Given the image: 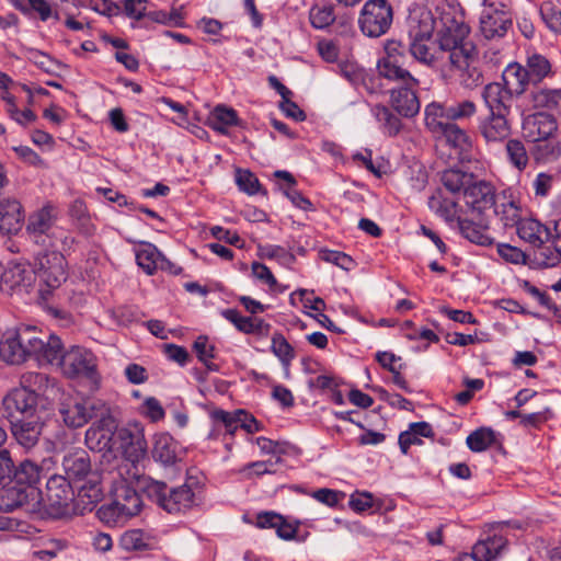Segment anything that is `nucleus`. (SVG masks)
Returning a JSON list of instances; mask_svg holds the SVG:
<instances>
[{"label": "nucleus", "instance_id": "8fccbe9b", "mask_svg": "<svg viewBox=\"0 0 561 561\" xmlns=\"http://www.w3.org/2000/svg\"><path fill=\"white\" fill-rule=\"evenodd\" d=\"M494 440V432L491 428L481 427L467 437V445L472 451L480 453L488 449Z\"/></svg>", "mask_w": 561, "mask_h": 561}, {"label": "nucleus", "instance_id": "2eb2a0df", "mask_svg": "<svg viewBox=\"0 0 561 561\" xmlns=\"http://www.w3.org/2000/svg\"><path fill=\"white\" fill-rule=\"evenodd\" d=\"M57 217L53 205L47 204L32 213L26 222V232L36 243L46 245V239L50 237L47 232L51 229Z\"/></svg>", "mask_w": 561, "mask_h": 561}, {"label": "nucleus", "instance_id": "37998d69", "mask_svg": "<svg viewBox=\"0 0 561 561\" xmlns=\"http://www.w3.org/2000/svg\"><path fill=\"white\" fill-rule=\"evenodd\" d=\"M447 122V106L431 103L425 107V125L431 131L437 134Z\"/></svg>", "mask_w": 561, "mask_h": 561}, {"label": "nucleus", "instance_id": "dca6fc26", "mask_svg": "<svg viewBox=\"0 0 561 561\" xmlns=\"http://www.w3.org/2000/svg\"><path fill=\"white\" fill-rule=\"evenodd\" d=\"M463 197L472 213L476 211L478 215L491 210L495 205V194L492 185L483 181H476L474 179L465 191Z\"/></svg>", "mask_w": 561, "mask_h": 561}, {"label": "nucleus", "instance_id": "3c124183", "mask_svg": "<svg viewBox=\"0 0 561 561\" xmlns=\"http://www.w3.org/2000/svg\"><path fill=\"white\" fill-rule=\"evenodd\" d=\"M272 352L286 367L295 357L294 348L280 333H275L272 337Z\"/></svg>", "mask_w": 561, "mask_h": 561}, {"label": "nucleus", "instance_id": "4d7b16f0", "mask_svg": "<svg viewBox=\"0 0 561 561\" xmlns=\"http://www.w3.org/2000/svg\"><path fill=\"white\" fill-rule=\"evenodd\" d=\"M236 181L239 188L250 195L256 194L261 188L257 178L249 170L238 169Z\"/></svg>", "mask_w": 561, "mask_h": 561}, {"label": "nucleus", "instance_id": "f257e3e1", "mask_svg": "<svg viewBox=\"0 0 561 561\" xmlns=\"http://www.w3.org/2000/svg\"><path fill=\"white\" fill-rule=\"evenodd\" d=\"M138 485L159 506L171 514L185 512L198 505L201 500V486L197 482H185L181 486L169 489L165 482L142 477L138 481Z\"/></svg>", "mask_w": 561, "mask_h": 561}, {"label": "nucleus", "instance_id": "473e14b6", "mask_svg": "<svg viewBox=\"0 0 561 561\" xmlns=\"http://www.w3.org/2000/svg\"><path fill=\"white\" fill-rule=\"evenodd\" d=\"M75 488L77 489V501L82 504L83 510L91 511L102 500V490L95 474L90 477L85 483Z\"/></svg>", "mask_w": 561, "mask_h": 561}, {"label": "nucleus", "instance_id": "2f4dec72", "mask_svg": "<svg viewBox=\"0 0 561 561\" xmlns=\"http://www.w3.org/2000/svg\"><path fill=\"white\" fill-rule=\"evenodd\" d=\"M85 444L92 450H112L115 445V433L111 428L92 425L85 432Z\"/></svg>", "mask_w": 561, "mask_h": 561}, {"label": "nucleus", "instance_id": "de8ad7c7", "mask_svg": "<svg viewBox=\"0 0 561 561\" xmlns=\"http://www.w3.org/2000/svg\"><path fill=\"white\" fill-rule=\"evenodd\" d=\"M160 257L161 253L152 244H145L136 252L137 264L149 275L157 270Z\"/></svg>", "mask_w": 561, "mask_h": 561}, {"label": "nucleus", "instance_id": "cd10ccee", "mask_svg": "<svg viewBox=\"0 0 561 561\" xmlns=\"http://www.w3.org/2000/svg\"><path fill=\"white\" fill-rule=\"evenodd\" d=\"M528 98L533 108H547L561 117V89L534 90Z\"/></svg>", "mask_w": 561, "mask_h": 561}, {"label": "nucleus", "instance_id": "ddd939ff", "mask_svg": "<svg viewBox=\"0 0 561 561\" xmlns=\"http://www.w3.org/2000/svg\"><path fill=\"white\" fill-rule=\"evenodd\" d=\"M58 365L61 366L64 373L70 377H91L96 368L94 355L90 351L79 346H73L67 352L62 350Z\"/></svg>", "mask_w": 561, "mask_h": 561}, {"label": "nucleus", "instance_id": "c756f323", "mask_svg": "<svg viewBox=\"0 0 561 561\" xmlns=\"http://www.w3.org/2000/svg\"><path fill=\"white\" fill-rule=\"evenodd\" d=\"M152 457L164 466L175 465L178 461L176 444L169 434L162 433L156 436Z\"/></svg>", "mask_w": 561, "mask_h": 561}, {"label": "nucleus", "instance_id": "ea45409f", "mask_svg": "<svg viewBox=\"0 0 561 561\" xmlns=\"http://www.w3.org/2000/svg\"><path fill=\"white\" fill-rule=\"evenodd\" d=\"M376 119L381 124L382 130L388 136H396L402 128L401 119L387 106L377 104L373 107Z\"/></svg>", "mask_w": 561, "mask_h": 561}, {"label": "nucleus", "instance_id": "a19ab883", "mask_svg": "<svg viewBox=\"0 0 561 561\" xmlns=\"http://www.w3.org/2000/svg\"><path fill=\"white\" fill-rule=\"evenodd\" d=\"M409 51L419 62L433 66L436 61L435 53L428 45L431 39L409 38Z\"/></svg>", "mask_w": 561, "mask_h": 561}, {"label": "nucleus", "instance_id": "c85d7f7f", "mask_svg": "<svg viewBox=\"0 0 561 561\" xmlns=\"http://www.w3.org/2000/svg\"><path fill=\"white\" fill-rule=\"evenodd\" d=\"M503 84L511 90L512 94L520 95L531 83L529 73L525 67L518 64L510 65L503 73Z\"/></svg>", "mask_w": 561, "mask_h": 561}, {"label": "nucleus", "instance_id": "1a4fd4ad", "mask_svg": "<svg viewBox=\"0 0 561 561\" xmlns=\"http://www.w3.org/2000/svg\"><path fill=\"white\" fill-rule=\"evenodd\" d=\"M36 282V272L30 264L11 261L0 273V289L13 295L27 293Z\"/></svg>", "mask_w": 561, "mask_h": 561}, {"label": "nucleus", "instance_id": "e433bc0d", "mask_svg": "<svg viewBox=\"0 0 561 561\" xmlns=\"http://www.w3.org/2000/svg\"><path fill=\"white\" fill-rule=\"evenodd\" d=\"M42 467L31 459L23 460L16 469L13 468V479L18 484L33 488L41 479Z\"/></svg>", "mask_w": 561, "mask_h": 561}, {"label": "nucleus", "instance_id": "79ce46f5", "mask_svg": "<svg viewBox=\"0 0 561 561\" xmlns=\"http://www.w3.org/2000/svg\"><path fill=\"white\" fill-rule=\"evenodd\" d=\"M437 134L444 136L449 145L462 151L470 147L469 136L455 123L447 122Z\"/></svg>", "mask_w": 561, "mask_h": 561}, {"label": "nucleus", "instance_id": "20e7f679", "mask_svg": "<svg viewBox=\"0 0 561 561\" xmlns=\"http://www.w3.org/2000/svg\"><path fill=\"white\" fill-rule=\"evenodd\" d=\"M47 245L51 248V251H46L37 256L36 277L38 276L41 280L38 291L42 300H47L48 296L67 279V263L64 253L57 250L56 243Z\"/></svg>", "mask_w": 561, "mask_h": 561}, {"label": "nucleus", "instance_id": "aec40b11", "mask_svg": "<svg viewBox=\"0 0 561 561\" xmlns=\"http://www.w3.org/2000/svg\"><path fill=\"white\" fill-rule=\"evenodd\" d=\"M488 113L510 114L513 94L503 83L491 82L481 93Z\"/></svg>", "mask_w": 561, "mask_h": 561}, {"label": "nucleus", "instance_id": "72a5a7b5", "mask_svg": "<svg viewBox=\"0 0 561 561\" xmlns=\"http://www.w3.org/2000/svg\"><path fill=\"white\" fill-rule=\"evenodd\" d=\"M474 175L457 169H449L442 173V183L453 194L465 193Z\"/></svg>", "mask_w": 561, "mask_h": 561}, {"label": "nucleus", "instance_id": "4468645a", "mask_svg": "<svg viewBox=\"0 0 561 561\" xmlns=\"http://www.w3.org/2000/svg\"><path fill=\"white\" fill-rule=\"evenodd\" d=\"M522 128L528 141L547 140L557 133L558 123L552 114L537 112L524 119Z\"/></svg>", "mask_w": 561, "mask_h": 561}, {"label": "nucleus", "instance_id": "09e8293b", "mask_svg": "<svg viewBox=\"0 0 561 561\" xmlns=\"http://www.w3.org/2000/svg\"><path fill=\"white\" fill-rule=\"evenodd\" d=\"M534 253V264L540 268L554 267L561 262V253L558 247L536 245Z\"/></svg>", "mask_w": 561, "mask_h": 561}, {"label": "nucleus", "instance_id": "5701e85b", "mask_svg": "<svg viewBox=\"0 0 561 561\" xmlns=\"http://www.w3.org/2000/svg\"><path fill=\"white\" fill-rule=\"evenodd\" d=\"M24 215L22 205L18 201L0 202V232L15 234L23 226Z\"/></svg>", "mask_w": 561, "mask_h": 561}, {"label": "nucleus", "instance_id": "a878e982", "mask_svg": "<svg viewBox=\"0 0 561 561\" xmlns=\"http://www.w3.org/2000/svg\"><path fill=\"white\" fill-rule=\"evenodd\" d=\"M518 237L530 243L533 247L542 245L545 241L550 239L549 229L533 218L522 219L517 226Z\"/></svg>", "mask_w": 561, "mask_h": 561}, {"label": "nucleus", "instance_id": "f8f14e48", "mask_svg": "<svg viewBox=\"0 0 561 561\" xmlns=\"http://www.w3.org/2000/svg\"><path fill=\"white\" fill-rule=\"evenodd\" d=\"M115 444L123 449L124 455L131 462H138L147 455V440L145 438L144 427L138 424H128L115 432Z\"/></svg>", "mask_w": 561, "mask_h": 561}, {"label": "nucleus", "instance_id": "4be33fe9", "mask_svg": "<svg viewBox=\"0 0 561 561\" xmlns=\"http://www.w3.org/2000/svg\"><path fill=\"white\" fill-rule=\"evenodd\" d=\"M62 468L66 474L64 477L68 478L72 483L80 482L84 478L93 476L90 457L84 450L66 455L62 460Z\"/></svg>", "mask_w": 561, "mask_h": 561}, {"label": "nucleus", "instance_id": "f03ea898", "mask_svg": "<svg viewBox=\"0 0 561 561\" xmlns=\"http://www.w3.org/2000/svg\"><path fill=\"white\" fill-rule=\"evenodd\" d=\"M58 412L64 424L69 428L82 427L93 419H100L101 423L106 426L114 423L113 419L108 416V409L104 402L80 394L64 397Z\"/></svg>", "mask_w": 561, "mask_h": 561}, {"label": "nucleus", "instance_id": "b1692460", "mask_svg": "<svg viewBox=\"0 0 561 561\" xmlns=\"http://www.w3.org/2000/svg\"><path fill=\"white\" fill-rule=\"evenodd\" d=\"M435 27L436 22L432 12L422 9L409 18V38L432 39Z\"/></svg>", "mask_w": 561, "mask_h": 561}, {"label": "nucleus", "instance_id": "13d9d810", "mask_svg": "<svg viewBox=\"0 0 561 561\" xmlns=\"http://www.w3.org/2000/svg\"><path fill=\"white\" fill-rule=\"evenodd\" d=\"M335 20L332 7H314L310 10V22L316 28H324Z\"/></svg>", "mask_w": 561, "mask_h": 561}, {"label": "nucleus", "instance_id": "c9c22d12", "mask_svg": "<svg viewBox=\"0 0 561 561\" xmlns=\"http://www.w3.org/2000/svg\"><path fill=\"white\" fill-rule=\"evenodd\" d=\"M239 123L237 112L225 105H217L209 117V126L221 134H226L229 126H237Z\"/></svg>", "mask_w": 561, "mask_h": 561}, {"label": "nucleus", "instance_id": "052dcab7", "mask_svg": "<svg viewBox=\"0 0 561 561\" xmlns=\"http://www.w3.org/2000/svg\"><path fill=\"white\" fill-rule=\"evenodd\" d=\"M321 259L347 272L355 266V262L350 255L339 251L323 250L321 251Z\"/></svg>", "mask_w": 561, "mask_h": 561}, {"label": "nucleus", "instance_id": "4c0bfd02", "mask_svg": "<svg viewBox=\"0 0 561 561\" xmlns=\"http://www.w3.org/2000/svg\"><path fill=\"white\" fill-rule=\"evenodd\" d=\"M462 236L470 242L489 245L492 243V238L488 233V225L485 222H474L472 220H461L459 222Z\"/></svg>", "mask_w": 561, "mask_h": 561}, {"label": "nucleus", "instance_id": "c03bdc74", "mask_svg": "<svg viewBox=\"0 0 561 561\" xmlns=\"http://www.w3.org/2000/svg\"><path fill=\"white\" fill-rule=\"evenodd\" d=\"M506 154L508 157L510 162L514 165L518 171H524L529 162V157L525 145L522 140L518 139H510L505 145Z\"/></svg>", "mask_w": 561, "mask_h": 561}, {"label": "nucleus", "instance_id": "0eeeda50", "mask_svg": "<svg viewBox=\"0 0 561 561\" xmlns=\"http://www.w3.org/2000/svg\"><path fill=\"white\" fill-rule=\"evenodd\" d=\"M36 342L30 335V325L7 331L0 341V356L11 365H19L30 358L28 346Z\"/></svg>", "mask_w": 561, "mask_h": 561}, {"label": "nucleus", "instance_id": "a18cd8bd", "mask_svg": "<svg viewBox=\"0 0 561 561\" xmlns=\"http://www.w3.org/2000/svg\"><path fill=\"white\" fill-rule=\"evenodd\" d=\"M526 71L529 73L531 84L540 83L551 71L550 62L541 55H534L528 58Z\"/></svg>", "mask_w": 561, "mask_h": 561}, {"label": "nucleus", "instance_id": "338daca9", "mask_svg": "<svg viewBox=\"0 0 561 561\" xmlns=\"http://www.w3.org/2000/svg\"><path fill=\"white\" fill-rule=\"evenodd\" d=\"M312 497L330 507H334L345 497V494L340 491L323 488L314 491Z\"/></svg>", "mask_w": 561, "mask_h": 561}, {"label": "nucleus", "instance_id": "5fc2aeb1", "mask_svg": "<svg viewBox=\"0 0 561 561\" xmlns=\"http://www.w3.org/2000/svg\"><path fill=\"white\" fill-rule=\"evenodd\" d=\"M477 112L476 104L470 100L447 106V119L458 121L472 117Z\"/></svg>", "mask_w": 561, "mask_h": 561}, {"label": "nucleus", "instance_id": "774afa93", "mask_svg": "<svg viewBox=\"0 0 561 561\" xmlns=\"http://www.w3.org/2000/svg\"><path fill=\"white\" fill-rule=\"evenodd\" d=\"M147 0H124V12L125 14L134 20H141L146 18Z\"/></svg>", "mask_w": 561, "mask_h": 561}, {"label": "nucleus", "instance_id": "a211bd4d", "mask_svg": "<svg viewBox=\"0 0 561 561\" xmlns=\"http://www.w3.org/2000/svg\"><path fill=\"white\" fill-rule=\"evenodd\" d=\"M10 425L14 439L26 450L38 444L44 425L39 416L12 421Z\"/></svg>", "mask_w": 561, "mask_h": 561}, {"label": "nucleus", "instance_id": "680f3d73", "mask_svg": "<svg viewBox=\"0 0 561 561\" xmlns=\"http://www.w3.org/2000/svg\"><path fill=\"white\" fill-rule=\"evenodd\" d=\"M48 378L42 373H26L21 377L19 388H26V390H33L37 393L39 390L46 387Z\"/></svg>", "mask_w": 561, "mask_h": 561}, {"label": "nucleus", "instance_id": "412c9836", "mask_svg": "<svg viewBox=\"0 0 561 561\" xmlns=\"http://www.w3.org/2000/svg\"><path fill=\"white\" fill-rule=\"evenodd\" d=\"M46 496L50 506L65 508L75 500V486L68 478L55 474L46 483Z\"/></svg>", "mask_w": 561, "mask_h": 561}, {"label": "nucleus", "instance_id": "393cba45", "mask_svg": "<svg viewBox=\"0 0 561 561\" xmlns=\"http://www.w3.org/2000/svg\"><path fill=\"white\" fill-rule=\"evenodd\" d=\"M511 26V19L501 12L483 14L480 19V32L486 39L505 36Z\"/></svg>", "mask_w": 561, "mask_h": 561}, {"label": "nucleus", "instance_id": "58836bf2", "mask_svg": "<svg viewBox=\"0 0 561 561\" xmlns=\"http://www.w3.org/2000/svg\"><path fill=\"white\" fill-rule=\"evenodd\" d=\"M531 154L537 162H552L561 156V144L552 137L547 140L534 141Z\"/></svg>", "mask_w": 561, "mask_h": 561}, {"label": "nucleus", "instance_id": "9b49d317", "mask_svg": "<svg viewBox=\"0 0 561 561\" xmlns=\"http://www.w3.org/2000/svg\"><path fill=\"white\" fill-rule=\"evenodd\" d=\"M450 64L458 70L460 84L466 89H474L483 83L482 71L477 66V46H468L460 50L459 55H449Z\"/></svg>", "mask_w": 561, "mask_h": 561}, {"label": "nucleus", "instance_id": "603ef678", "mask_svg": "<svg viewBox=\"0 0 561 561\" xmlns=\"http://www.w3.org/2000/svg\"><path fill=\"white\" fill-rule=\"evenodd\" d=\"M540 15L546 25L554 33L561 32V10L552 2H545L540 7Z\"/></svg>", "mask_w": 561, "mask_h": 561}, {"label": "nucleus", "instance_id": "864d4df0", "mask_svg": "<svg viewBox=\"0 0 561 561\" xmlns=\"http://www.w3.org/2000/svg\"><path fill=\"white\" fill-rule=\"evenodd\" d=\"M193 348L198 359L203 362L209 370H218V366L209 362V359L214 357V346L208 345L207 336H198L193 344Z\"/></svg>", "mask_w": 561, "mask_h": 561}, {"label": "nucleus", "instance_id": "6e6d98bb", "mask_svg": "<svg viewBox=\"0 0 561 561\" xmlns=\"http://www.w3.org/2000/svg\"><path fill=\"white\" fill-rule=\"evenodd\" d=\"M146 18L151 22L163 25L182 26L183 24V18L178 9H172L170 13L162 10L149 11Z\"/></svg>", "mask_w": 561, "mask_h": 561}, {"label": "nucleus", "instance_id": "bb28decb", "mask_svg": "<svg viewBox=\"0 0 561 561\" xmlns=\"http://www.w3.org/2000/svg\"><path fill=\"white\" fill-rule=\"evenodd\" d=\"M377 71L381 79H387L401 85L420 83L407 69L398 65V60L380 59L377 64Z\"/></svg>", "mask_w": 561, "mask_h": 561}, {"label": "nucleus", "instance_id": "e2e57ef3", "mask_svg": "<svg viewBox=\"0 0 561 561\" xmlns=\"http://www.w3.org/2000/svg\"><path fill=\"white\" fill-rule=\"evenodd\" d=\"M221 314L225 319L232 322L239 331L247 334L252 333V318L241 316L240 312L236 309H226L221 312Z\"/></svg>", "mask_w": 561, "mask_h": 561}, {"label": "nucleus", "instance_id": "0e129e2a", "mask_svg": "<svg viewBox=\"0 0 561 561\" xmlns=\"http://www.w3.org/2000/svg\"><path fill=\"white\" fill-rule=\"evenodd\" d=\"M211 417L217 422H221L230 434H233L239 427L240 415H238V410L234 412L215 410L211 413Z\"/></svg>", "mask_w": 561, "mask_h": 561}, {"label": "nucleus", "instance_id": "39448f33", "mask_svg": "<svg viewBox=\"0 0 561 561\" xmlns=\"http://www.w3.org/2000/svg\"><path fill=\"white\" fill-rule=\"evenodd\" d=\"M141 507L142 502L137 491L122 483L115 488L113 501L101 506L98 515L106 524L119 525L136 516Z\"/></svg>", "mask_w": 561, "mask_h": 561}, {"label": "nucleus", "instance_id": "9d476101", "mask_svg": "<svg viewBox=\"0 0 561 561\" xmlns=\"http://www.w3.org/2000/svg\"><path fill=\"white\" fill-rule=\"evenodd\" d=\"M30 335L35 343L28 346L30 358L37 362L38 365L56 364L58 365L64 345L60 339L54 334H46L36 327L30 325Z\"/></svg>", "mask_w": 561, "mask_h": 561}, {"label": "nucleus", "instance_id": "f3484780", "mask_svg": "<svg viewBox=\"0 0 561 561\" xmlns=\"http://www.w3.org/2000/svg\"><path fill=\"white\" fill-rule=\"evenodd\" d=\"M510 114L488 113L478 118V128L488 142H500L511 134Z\"/></svg>", "mask_w": 561, "mask_h": 561}, {"label": "nucleus", "instance_id": "f704fd0d", "mask_svg": "<svg viewBox=\"0 0 561 561\" xmlns=\"http://www.w3.org/2000/svg\"><path fill=\"white\" fill-rule=\"evenodd\" d=\"M507 540L500 536L493 535L484 540L478 541L472 550L476 557L482 558V561H491L495 559L500 552L505 548Z\"/></svg>", "mask_w": 561, "mask_h": 561}, {"label": "nucleus", "instance_id": "7ed1b4c3", "mask_svg": "<svg viewBox=\"0 0 561 561\" xmlns=\"http://www.w3.org/2000/svg\"><path fill=\"white\" fill-rule=\"evenodd\" d=\"M469 34L470 26L460 12L454 8L440 12L436 41L442 50L459 55L462 48L476 46L469 41Z\"/></svg>", "mask_w": 561, "mask_h": 561}, {"label": "nucleus", "instance_id": "bf43d9fd", "mask_svg": "<svg viewBox=\"0 0 561 561\" xmlns=\"http://www.w3.org/2000/svg\"><path fill=\"white\" fill-rule=\"evenodd\" d=\"M259 249L263 257L276 259L283 264L289 265L296 261L295 255L280 245H266Z\"/></svg>", "mask_w": 561, "mask_h": 561}, {"label": "nucleus", "instance_id": "7c9ffc66", "mask_svg": "<svg viewBox=\"0 0 561 561\" xmlns=\"http://www.w3.org/2000/svg\"><path fill=\"white\" fill-rule=\"evenodd\" d=\"M37 493L34 488H9L3 490L0 496V510L12 512L19 507H23L28 503V497H34Z\"/></svg>", "mask_w": 561, "mask_h": 561}, {"label": "nucleus", "instance_id": "6ab92c4d", "mask_svg": "<svg viewBox=\"0 0 561 561\" xmlns=\"http://www.w3.org/2000/svg\"><path fill=\"white\" fill-rule=\"evenodd\" d=\"M419 84H404L390 91L391 107L403 117L415 116L421 107L415 89Z\"/></svg>", "mask_w": 561, "mask_h": 561}, {"label": "nucleus", "instance_id": "69168bd1", "mask_svg": "<svg viewBox=\"0 0 561 561\" xmlns=\"http://www.w3.org/2000/svg\"><path fill=\"white\" fill-rule=\"evenodd\" d=\"M48 239H50L49 243L58 245L57 250L61 253L70 251L75 244V238L61 228L53 230Z\"/></svg>", "mask_w": 561, "mask_h": 561}, {"label": "nucleus", "instance_id": "6e6552de", "mask_svg": "<svg viewBox=\"0 0 561 561\" xmlns=\"http://www.w3.org/2000/svg\"><path fill=\"white\" fill-rule=\"evenodd\" d=\"M38 405V393L26 388H14L2 399V408L9 422L35 417Z\"/></svg>", "mask_w": 561, "mask_h": 561}, {"label": "nucleus", "instance_id": "49530a36", "mask_svg": "<svg viewBox=\"0 0 561 561\" xmlns=\"http://www.w3.org/2000/svg\"><path fill=\"white\" fill-rule=\"evenodd\" d=\"M493 213L500 218L505 227H517L522 220L519 207L512 199L503 202L500 205L495 203L493 206Z\"/></svg>", "mask_w": 561, "mask_h": 561}, {"label": "nucleus", "instance_id": "423d86ee", "mask_svg": "<svg viewBox=\"0 0 561 561\" xmlns=\"http://www.w3.org/2000/svg\"><path fill=\"white\" fill-rule=\"evenodd\" d=\"M393 14L388 0H367L359 13V28L365 36L378 38L390 30Z\"/></svg>", "mask_w": 561, "mask_h": 561}]
</instances>
